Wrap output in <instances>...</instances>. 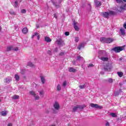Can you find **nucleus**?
Segmentation results:
<instances>
[{
	"label": "nucleus",
	"mask_w": 126,
	"mask_h": 126,
	"mask_svg": "<svg viewBox=\"0 0 126 126\" xmlns=\"http://www.w3.org/2000/svg\"><path fill=\"white\" fill-rule=\"evenodd\" d=\"M112 50L115 52V53H120V52L125 50V47L124 46H118L113 48Z\"/></svg>",
	"instance_id": "nucleus-1"
},
{
	"label": "nucleus",
	"mask_w": 126,
	"mask_h": 126,
	"mask_svg": "<svg viewBox=\"0 0 126 126\" xmlns=\"http://www.w3.org/2000/svg\"><path fill=\"white\" fill-rule=\"evenodd\" d=\"M90 106L92 108H94L95 109H103V107L102 106H99L97 104L91 103Z\"/></svg>",
	"instance_id": "nucleus-2"
},
{
	"label": "nucleus",
	"mask_w": 126,
	"mask_h": 126,
	"mask_svg": "<svg viewBox=\"0 0 126 126\" xmlns=\"http://www.w3.org/2000/svg\"><path fill=\"white\" fill-rule=\"evenodd\" d=\"M113 68V66H112V65H110L109 63L106 64V66L104 67V69L106 71H108V70H111Z\"/></svg>",
	"instance_id": "nucleus-3"
},
{
	"label": "nucleus",
	"mask_w": 126,
	"mask_h": 126,
	"mask_svg": "<svg viewBox=\"0 0 126 126\" xmlns=\"http://www.w3.org/2000/svg\"><path fill=\"white\" fill-rule=\"evenodd\" d=\"M54 108L55 109V110H57L58 111V110H60L61 106H60V104L57 101L55 102V103L53 105Z\"/></svg>",
	"instance_id": "nucleus-4"
},
{
	"label": "nucleus",
	"mask_w": 126,
	"mask_h": 126,
	"mask_svg": "<svg viewBox=\"0 0 126 126\" xmlns=\"http://www.w3.org/2000/svg\"><path fill=\"white\" fill-rule=\"evenodd\" d=\"M101 15L104 17V18H109V16H110V14L108 12H103L101 13Z\"/></svg>",
	"instance_id": "nucleus-5"
},
{
	"label": "nucleus",
	"mask_w": 126,
	"mask_h": 126,
	"mask_svg": "<svg viewBox=\"0 0 126 126\" xmlns=\"http://www.w3.org/2000/svg\"><path fill=\"white\" fill-rule=\"evenodd\" d=\"M94 3L96 7H99V6H101L102 5L101 1H98V0H94Z\"/></svg>",
	"instance_id": "nucleus-6"
},
{
	"label": "nucleus",
	"mask_w": 126,
	"mask_h": 126,
	"mask_svg": "<svg viewBox=\"0 0 126 126\" xmlns=\"http://www.w3.org/2000/svg\"><path fill=\"white\" fill-rule=\"evenodd\" d=\"M77 22H76L75 21H73V26L74 29H75V31H79V28L77 25Z\"/></svg>",
	"instance_id": "nucleus-7"
},
{
	"label": "nucleus",
	"mask_w": 126,
	"mask_h": 126,
	"mask_svg": "<svg viewBox=\"0 0 126 126\" xmlns=\"http://www.w3.org/2000/svg\"><path fill=\"white\" fill-rule=\"evenodd\" d=\"M78 109H83V107H81L80 105H77L74 106L73 108V112H76Z\"/></svg>",
	"instance_id": "nucleus-8"
},
{
	"label": "nucleus",
	"mask_w": 126,
	"mask_h": 126,
	"mask_svg": "<svg viewBox=\"0 0 126 126\" xmlns=\"http://www.w3.org/2000/svg\"><path fill=\"white\" fill-rule=\"evenodd\" d=\"M114 39L111 38H106V40H105V43H106L107 44H109L110 43H112V42H113Z\"/></svg>",
	"instance_id": "nucleus-9"
},
{
	"label": "nucleus",
	"mask_w": 126,
	"mask_h": 126,
	"mask_svg": "<svg viewBox=\"0 0 126 126\" xmlns=\"http://www.w3.org/2000/svg\"><path fill=\"white\" fill-rule=\"evenodd\" d=\"M45 42L49 43L50 42H52V39H51V38L49 37V36H45Z\"/></svg>",
	"instance_id": "nucleus-10"
},
{
	"label": "nucleus",
	"mask_w": 126,
	"mask_h": 126,
	"mask_svg": "<svg viewBox=\"0 0 126 126\" xmlns=\"http://www.w3.org/2000/svg\"><path fill=\"white\" fill-rule=\"evenodd\" d=\"M63 43V40L62 38H59L57 40V44L58 45H62Z\"/></svg>",
	"instance_id": "nucleus-11"
},
{
	"label": "nucleus",
	"mask_w": 126,
	"mask_h": 126,
	"mask_svg": "<svg viewBox=\"0 0 126 126\" xmlns=\"http://www.w3.org/2000/svg\"><path fill=\"white\" fill-rule=\"evenodd\" d=\"M101 61L102 62H108L109 61V58L107 57H102L100 58Z\"/></svg>",
	"instance_id": "nucleus-12"
},
{
	"label": "nucleus",
	"mask_w": 126,
	"mask_h": 126,
	"mask_svg": "<svg viewBox=\"0 0 126 126\" xmlns=\"http://www.w3.org/2000/svg\"><path fill=\"white\" fill-rule=\"evenodd\" d=\"M23 34H27L28 32V29H27V28H24L22 30Z\"/></svg>",
	"instance_id": "nucleus-13"
},
{
	"label": "nucleus",
	"mask_w": 126,
	"mask_h": 126,
	"mask_svg": "<svg viewBox=\"0 0 126 126\" xmlns=\"http://www.w3.org/2000/svg\"><path fill=\"white\" fill-rule=\"evenodd\" d=\"M82 48H84V43H82L78 46V50H81Z\"/></svg>",
	"instance_id": "nucleus-14"
},
{
	"label": "nucleus",
	"mask_w": 126,
	"mask_h": 126,
	"mask_svg": "<svg viewBox=\"0 0 126 126\" xmlns=\"http://www.w3.org/2000/svg\"><path fill=\"white\" fill-rule=\"evenodd\" d=\"M69 72H76V69H74V68L71 67L69 68Z\"/></svg>",
	"instance_id": "nucleus-15"
},
{
	"label": "nucleus",
	"mask_w": 126,
	"mask_h": 126,
	"mask_svg": "<svg viewBox=\"0 0 126 126\" xmlns=\"http://www.w3.org/2000/svg\"><path fill=\"white\" fill-rule=\"evenodd\" d=\"M40 77L41 79V81L42 83V84H45V77H44V76H42V75H40Z\"/></svg>",
	"instance_id": "nucleus-16"
},
{
	"label": "nucleus",
	"mask_w": 126,
	"mask_h": 126,
	"mask_svg": "<svg viewBox=\"0 0 126 126\" xmlns=\"http://www.w3.org/2000/svg\"><path fill=\"white\" fill-rule=\"evenodd\" d=\"M28 66H30L31 67H35V65L31 62H29L27 64Z\"/></svg>",
	"instance_id": "nucleus-17"
},
{
	"label": "nucleus",
	"mask_w": 126,
	"mask_h": 126,
	"mask_svg": "<svg viewBox=\"0 0 126 126\" xmlns=\"http://www.w3.org/2000/svg\"><path fill=\"white\" fill-rule=\"evenodd\" d=\"M120 9L121 10H126V4H125L122 6H120Z\"/></svg>",
	"instance_id": "nucleus-18"
},
{
	"label": "nucleus",
	"mask_w": 126,
	"mask_h": 126,
	"mask_svg": "<svg viewBox=\"0 0 126 126\" xmlns=\"http://www.w3.org/2000/svg\"><path fill=\"white\" fill-rule=\"evenodd\" d=\"M106 37H101L100 38V41L101 43H106Z\"/></svg>",
	"instance_id": "nucleus-19"
},
{
	"label": "nucleus",
	"mask_w": 126,
	"mask_h": 126,
	"mask_svg": "<svg viewBox=\"0 0 126 126\" xmlns=\"http://www.w3.org/2000/svg\"><path fill=\"white\" fill-rule=\"evenodd\" d=\"M12 98L14 100H16L17 99H19V95H14L12 96Z\"/></svg>",
	"instance_id": "nucleus-20"
},
{
	"label": "nucleus",
	"mask_w": 126,
	"mask_h": 126,
	"mask_svg": "<svg viewBox=\"0 0 126 126\" xmlns=\"http://www.w3.org/2000/svg\"><path fill=\"white\" fill-rule=\"evenodd\" d=\"M7 51H13V46H11L7 47Z\"/></svg>",
	"instance_id": "nucleus-21"
},
{
	"label": "nucleus",
	"mask_w": 126,
	"mask_h": 126,
	"mask_svg": "<svg viewBox=\"0 0 126 126\" xmlns=\"http://www.w3.org/2000/svg\"><path fill=\"white\" fill-rule=\"evenodd\" d=\"M120 32L122 35H126V32H125V30L124 29H121Z\"/></svg>",
	"instance_id": "nucleus-22"
},
{
	"label": "nucleus",
	"mask_w": 126,
	"mask_h": 126,
	"mask_svg": "<svg viewBox=\"0 0 126 126\" xmlns=\"http://www.w3.org/2000/svg\"><path fill=\"white\" fill-rule=\"evenodd\" d=\"M117 74L119 77H122L124 75V73L123 72H118Z\"/></svg>",
	"instance_id": "nucleus-23"
},
{
	"label": "nucleus",
	"mask_w": 126,
	"mask_h": 126,
	"mask_svg": "<svg viewBox=\"0 0 126 126\" xmlns=\"http://www.w3.org/2000/svg\"><path fill=\"white\" fill-rule=\"evenodd\" d=\"M15 78L16 79V81H19V79H20V77H19V75L17 74L15 75Z\"/></svg>",
	"instance_id": "nucleus-24"
},
{
	"label": "nucleus",
	"mask_w": 126,
	"mask_h": 126,
	"mask_svg": "<svg viewBox=\"0 0 126 126\" xmlns=\"http://www.w3.org/2000/svg\"><path fill=\"white\" fill-rule=\"evenodd\" d=\"M115 0L117 2V3H122V2H123V1H124V2H126V0Z\"/></svg>",
	"instance_id": "nucleus-25"
},
{
	"label": "nucleus",
	"mask_w": 126,
	"mask_h": 126,
	"mask_svg": "<svg viewBox=\"0 0 126 126\" xmlns=\"http://www.w3.org/2000/svg\"><path fill=\"white\" fill-rule=\"evenodd\" d=\"M110 116H111L112 118H117L118 117L115 113H110Z\"/></svg>",
	"instance_id": "nucleus-26"
},
{
	"label": "nucleus",
	"mask_w": 126,
	"mask_h": 126,
	"mask_svg": "<svg viewBox=\"0 0 126 126\" xmlns=\"http://www.w3.org/2000/svg\"><path fill=\"white\" fill-rule=\"evenodd\" d=\"M4 82L5 83H9V82H10V79L6 78L4 80Z\"/></svg>",
	"instance_id": "nucleus-27"
},
{
	"label": "nucleus",
	"mask_w": 126,
	"mask_h": 126,
	"mask_svg": "<svg viewBox=\"0 0 126 126\" xmlns=\"http://www.w3.org/2000/svg\"><path fill=\"white\" fill-rule=\"evenodd\" d=\"M1 116H2L3 117H4L6 116L7 111H2L1 112Z\"/></svg>",
	"instance_id": "nucleus-28"
},
{
	"label": "nucleus",
	"mask_w": 126,
	"mask_h": 126,
	"mask_svg": "<svg viewBox=\"0 0 126 126\" xmlns=\"http://www.w3.org/2000/svg\"><path fill=\"white\" fill-rule=\"evenodd\" d=\"M30 94H31V95H32L33 96H35L36 95V94H35V92L33 91H30Z\"/></svg>",
	"instance_id": "nucleus-29"
},
{
	"label": "nucleus",
	"mask_w": 126,
	"mask_h": 126,
	"mask_svg": "<svg viewBox=\"0 0 126 126\" xmlns=\"http://www.w3.org/2000/svg\"><path fill=\"white\" fill-rule=\"evenodd\" d=\"M57 88L58 91H61V90H62V87L60 85H58Z\"/></svg>",
	"instance_id": "nucleus-30"
},
{
	"label": "nucleus",
	"mask_w": 126,
	"mask_h": 126,
	"mask_svg": "<svg viewBox=\"0 0 126 126\" xmlns=\"http://www.w3.org/2000/svg\"><path fill=\"white\" fill-rule=\"evenodd\" d=\"M39 95L42 97V98L44 97V92L41 91L39 92Z\"/></svg>",
	"instance_id": "nucleus-31"
},
{
	"label": "nucleus",
	"mask_w": 126,
	"mask_h": 126,
	"mask_svg": "<svg viewBox=\"0 0 126 126\" xmlns=\"http://www.w3.org/2000/svg\"><path fill=\"white\" fill-rule=\"evenodd\" d=\"M80 89H84L85 88V85H80L79 86Z\"/></svg>",
	"instance_id": "nucleus-32"
},
{
	"label": "nucleus",
	"mask_w": 126,
	"mask_h": 126,
	"mask_svg": "<svg viewBox=\"0 0 126 126\" xmlns=\"http://www.w3.org/2000/svg\"><path fill=\"white\" fill-rule=\"evenodd\" d=\"M10 14H11V15H15V14H16V13L14 11H11L10 12Z\"/></svg>",
	"instance_id": "nucleus-33"
},
{
	"label": "nucleus",
	"mask_w": 126,
	"mask_h": 126,
	"mask_svg": "<svg viewBox=\"0 0 126 126\" xmlns=\"http://www.w3.org/2000/svg\"><path fill=\"white\" fill-rule=\"evenodd\" d=\"M75 42H76V43H77L79 41V37H78V36L76 37L75 38Z\"/></svg>",
	"instance_id": "nucleus-34"
},
{
	"label": "nucleus",
	"mask_w": 126,
	"mask_h": 126,
	"mask_svg": "<svg viewBox=\"0 0 126 126\" xmlns=\"http://www.w3.org/2000/svg\"><path fill=\"white\" fill-rule=\"evenodd\" d=\"M14 6L15 7H17V6H18V2H17V1H15Z\"/></svg>",
	"instance_id": "nucleus-35"
},
{
	"label": "nucleus",
	"mask_w": 126,
	"mask_h": 126,
	"mask_svg": "<svg viewBox=\"0 0 126 126\" xmlns=\"http://www.w3.org/2000/svg\"><path fill=\"white\" fill-rule=\"evenodd\" d=\"M108 82H109V83H112V82H113V79L109 78L108 80Z\"/></svg>",
	"instance_id": "nucleus-36"
},
{
	"label": "nucleus",
	"mask_w": 126,
	"mask_h": 126,
	"mask_svg": "<svg viewBox=\"0 0 126 126\" xmlns=\"http://www.w3.org/2000/svg\"><path fill=\"white\" fill-rule=\"evenodd\" d=\"M66 86V81H64L63 84V87H65Z\"/></svg>",
	"instance_id": "nucleus-37"
},
{
	"label": "nucleus",
	"mask_w": 126,
	"mask_h": 126,
	"mask_svg": "<svg viewBox=\"0 0 126 126\" xmlns=\"http://www.w3.org/2000/svg\"><path fill=\"white\" fill-rule=\"evenodd\" d=\"M34 97L35 100H39V99H40V97H39V96H38V95H36V94Z\"/></svg>",
	"instance_id": "nucleus-38"
},
{
	"label": "nucleus",
	"mask_w": 126,
	"mask_h": 126,
	"mask_svg": "<svg viewBox=\"0 0 126 126\" xmlns=\"http://www.w3.org/2000/svg\"><path fill=\"white\" fill-rule=\"evenodd\" d=\"M53 4H54V5H55V6H56V7H60V5H57L56 2H53Z\"/></svg>",
	"instance_id": "nucleus-39"
},
{
	"label": "nucleus",
	"mask_w": 126,
	"mask_h": 126,
	"mask_svg": "<svg viewBox=\"0 0 126 126\" xmlns=\"http://www.w3.org/2000/svg\"><path fill=\"white\" fill-rule=\"evenodd\" d=\"M21 13H26V10L22 9L21 11Z\"/></svg>",
	"instance_id": "nucleus-40"
},
{
	"label": "nucleus",
	"mask_w": 126,
	"mask_h": 126,
	"mask_svg": "<svg viewBox=\"0 0 126 126\" xmlns=\"http://www.w3.org/2000/svg\"><path fill=\"white\" fill-rule=\"evenodd\" d=\"M108 13L109 14V15L110 14L111 15H113V14H114L113 11H110Z\"/></svg>",
	"instance_id": "nucleus-41"
},
{
	"label": "nucleus",
	"mask_w": 126,
	"mask_h": 126,
	"mask_svg": "<svg viewBox=\"0 0 126 126\" xmlns=\"http://www.w3.org/2000/svg\"><path fill=\"white\" fill-rule=\"evenodd\" d=\"M81 59H83V58H82V57L81 56H77V59L79 61V60H81Z\"/></svg>",
	"instance_id": "nucleus-42"
},
{
	"label": "nucleus",
	"mask_w": 126,
	"mask_h": 126,
	"mask_svg": "<svg viewBox=\"0 0 126 126\" xmlns=\"http://www.w3.org/2000/svg\"><path fill=\"white\" fill-rule=\"evenodd\" d=\"M93 66H94V65L92 63L89 64L88 66V67H93Z\"/></svg>",
	"instance_id": "nucleus-43"
},
{
	"label": "nucleus",
	"mask_w": 126,
	"mask_h": 126,
	"mask_svg": "<svg viewBox=\"0 0 126 126\" xmlns=\"http://www.w3.org/2000/svg\"><path fill=\"white\" fill-rule=\"evenodd\" d=\"M59 56H64V52H61L60 54H59Z\"/></svg>",
	"instance_id": "nucleus-44"
},
{
	"label": "nucleus",
	"mask_w": 126,
	"mask_h": 126,
	"mask_svg": "<svg viewBox=\"0 0 126 126\" xmlns=\"http://www.w3.org/2000/svg\"><path fill=\"white\" fill-rule=\"evenodd\" d=\"M65 36H68V35H69V32H65Z\"/></svg>",
	"instance_id": "nucleus-45"
},
{
	"label": "nucleus",
	"mask_w": 126,
	"mask_h": 126,
	"mask_svg": "<svg viewBox=\"0 0 126 126\" xmlns=\"http://www.w3.org/2000/svg\"><path fill=\"white\" fill-rule=\"evenodd\" d=\"M58 51L59 50L58 49V48H56L54 50V52H55V53H58Z\"/></svg>",
	"instance_id": "nucleus-46"
},
{
	"label": "nucleus",
	"mask_w": 126,
	"mask_h": 126,
	"mask_svg": "<svg viewBox=\"0 0 126 126\" xmlns=\"http://www.w3.org/2000/svg\"><path fill=\"white\" fill-rule=\"evenodd\" d=\"M13 51H18V47H15Z\"/></svg>",
	"instance_id": "nucleus-47"
},
{
	"label": "nucleus",
	"mask_w": 126,
	"mask_h": 126,
	"mask_svg": "<svg viewBox=\"0 0 126 126\" xmlns=\"http://www.w3.org/2000/svg\"><path fill=\"white\" fill-rule=\"evenodd\" d=\"M54 17L55 18H58V15H57V14H54Z\"/></svg>",
	"instance_id": "nucleus-48"
},
{
	"label": "nucleus",
	"mask_w": 126,
	"mask_h": 126,
	"mask_svg": "<svg viewBox=\"0 0 126 126\" xmlns=\"http://www.w3.org/2000/svg\"><path fill=\"white\" fill-rule=\"evenodd\" d=\"M51 50H48L47 51V54H48L49 55H51Z\"/></svg>",
	"instance_id": "nucleus-49"
},
{
	"label": "nucleus",
	"mask_w": 126,
	"mask_h": 126,
	"mask_svg": "<svg viewBox=\"0 0 126 126\" xmlns=\"http://www.w3.org/2000/svg\"><path fill=\"white\" fill-rule=\"evenodd\" d=\"M106 126H110V123L109 122H107L106 124Z\"/></svg>",
	"instance_id": "nucleus-50"
},
{
	"label": "nucleus",
	"mask_w": 126,
	"mask_h": 126,
	"mask_svg": "<svg viewBox=\"0 0 126 126\" xmlns=\"http://www.w3.org/2000/svg\"><path fill=\"white\" fill-rule=\"evenodd\" d=\"M63 1V0H60L59 1V2H58V3H59V4H61V3H62V2Z\"/></svg>",
	"instance_id": "nucleus-51"
},
{
	"label": "nucleus",
	"mask_w": 126,
	"mask_h": 126,
	"mask_svg": "<svg viewBox=\"0 0 126 126\" xmlns=\"http://www.w3.org/2000/svg\"><path fill=\"white\" fill-rule=\"evenodd\" d=\"M7 126H12V124H11V123H9V124L7 125Z\"/></svg>",
	"instance_id": "nucleus-52"
},
{
	"label": "nucleus",
	"mask_w": 126,
	"mask_h": 126,
	"mask_svg": "<svg viewBox=\"0 0 126 126\" xmlns=\"http://www.w3.org/2000/svg\"><path fill=\"white\" fill-rule=\"evenodd\" d=\"M37 40H40V35H37Z\"/></svg>",
	"instance_id": "nucleus-53"
},
{
	"label": "nucleus",
	"mask_w": 126,
	"mask_h": 126,
	"mask_svg": "<svg viewBox=\"0 0 126 126\" xmlns=\"http://www.w3.org/2000/svg\"><path fill=\"white\" fill-rule=\"evenodd\" d=\"M37 35H38V32H35L34 34H33V35L35 36H37Z\"/></svg>",
	"instance_id": "nucleus-54"
},
{
	"label": "nucleus",
	"mask_w": 126,
	"mask_h": 126,
	"mask_svg": "<svg viewBox=\"0 0 126 126\" xmlns=\"http://www.w3.org/2000/svg\"><path fill=\"white\" fill-rule=\"evenodd\" d=\"M36 27H37V28H40V26H39V25L37 24V25H36Z\"/></svg>",
	"instance_id": "nucleus-55"
},
{
	"label": "nucleus",
	"mask_w": 126,
	"mask_h": 126,
	"mask_svg": "<svg viewBox=\"0 0 126 126\" xmlns=\"http://www.w3.org/2000/svg\"><path fill=\"white\" fill-rule=\"evenodd\" d=\"M34 37H35V36L34 35H32V39H33L34 38Z\"/></svg>",
	"instance_id": "nucleus-56"
},
{
	"label": "nucleus",
	"mask_w": 126,
	"mask_h": 126,
	"mask_svg": "<svg viewBox=\"0 0 126 126\" xmlns=\"http://www.w3.org/2000/svg\"><path fill=\"white\" fill-rule=\"evenodd\" d=\"M123 60V58L121 57L119 59V61H122Z\"/></svg>",
	"instance_id": "nucleus-57"
},
{
	"label": "nucleus",
	"mask_w": 126,
	"mask_h": 126,
	"mask_svg": "<svg viewBox=\"0 0 126 126\" xmlns=\"http://www.w3.org/2000/svg\"><path fill=\"white\" fill-rule=\"evenodd\" d=\"M1 29H2V28L0 26V31H1Z\"/></svg>",
	"instance_id": "nucleus-58"
},
{
	"label": "nucleus",
	"mask_w": 126,
	"mask_h": 126,
	"mask_svg": "<svg viewBox=\"0 0 126 126\" xmlns=\"http://www.w3.org/2000/svg\"><path fill=\"white\" fill-rule=\"evenodd\" d=\"M67 126H71V125L70 124H67Z\"/></svg>",
	"instance_id": "nucleus-59"
},
{
	"label": "nucleus",
	"mask_w": 126,
	"mask_h": 126,
	"mask_svg": "<svg viewBox=\"0 0 126 126\" xmlns=\"http://www.w3.org/2000/svg\"><path fill=\"white\" fill-rule=\"evenodd\" d=\"M90 6H91V4H88Z\"/></svg>",
	"instance_id": "nucleus-60"
},
{
	"label": "nucleus",
	"mask_w": 126,
	"mask_h": 126,
	"mask_svg": "<svg viewBox=\"0 0 126 126\" xmlns=\"http://www.w3.org/2000/svg\"><path fill=\"white\" fill-rule=\"evenodd\" d=\"M51 126H56V125H51Z\"/></svg>",
	"instance_id": "nucleus-61"
},
{
	"label": "nucleus",
	"mask_w": 126,
	"mask_h": 126,
	"mask_svg": "<svg viewBox=\"0 0 126 126\" xmlns=\"http://www.w3.org/2000/svg\"><path fill=\"white\" fill-rule=\"evenodd\" d=\"M0 102H1V99H0Z\"/></svg>",
	"instance_id": "nucleus-62"
}]
</instances>
